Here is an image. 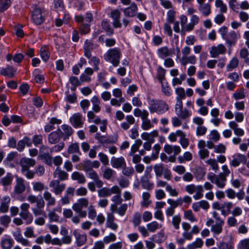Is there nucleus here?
I'll return each instance as SVG.
<instances>
[{"instance_id":"1","label":"nucleus","mask_w":249,"mask_h":249,"mask_svg":"<svg viewBox=\"0 0 249 249\" xmlns=\"http://www.w3.org/2000/svg\"><path fill=\"white\" fill-rule=\"evenodd\" d=\"M148 109L150 113H157L161 114L167 111L168 109V105L163 100H156L150 97H147Z\"/></svg>"},{"instance_id":"2","label":"nucleus","mask_w":249,"mask_h":249,"mask_svg":"<svg viewBox=\"0 0 249 249\" xmlns=\"http://www.w3.org/2000/svg\"><path fill=\"white\" fill-rule=\"evenodd\" d=\"M121 53L119 49L114 48L109 49L104 55V58L106 61L112 64L113 66L117 67L120 63V59Z\"/></svg>"},{"instance_id":"3","label":"nucleus","mask_w":249,"mask_h":249,"mask_svg":"<svg viewBox=\"0 0 249 249\" xmlns=\"http://www.w3.org/2000/svg\"><path fill=\"white\" fill-rule=\"evenodd\" d=\"M223 172L220 173L216 176L214 184L219 189L224 188L226 184L227 177L231 173L230 170L226 165L222 166Z\"/></svg>"},{"instance_id":"4","label":"nucleus","mask_w":249,"mask_h":249,"mask_svg":"<svg viewBox=\"0 0 249 249\" xmlns=\"http://www.w3.org/2000/svg\"><path fill=\"white\" fill-rule=\"evenodd\" d=\"M89 201L87 198H80L77 200L76 203H74L72 206V209L80 217L84 218L87 216V213L86 211L83 210V207H87L89 205Z\"/></svg>"},{"instance_id":"5","label":"nucleus","mask_w":249,"mask_h":249,"mask_svg":"<svg viewBox=\"0 0 249 249\" xmlns=\"http://www.w3.org/2000/svg\"><path fill=\"white\" fill-rule=\"evenodd\" d=\"M46 15V11L44 8L40 7L35 8L32 14L33 22L37 25L41 24L44 21Z\"/></svg>"},{"instance_id":"6","label":"nucleus","mask_w":249,"mask_h":249,"mask_svg":"<svg viewBox=\"0 0 249 249\" xmlns=\"http://www.w3.org/2000/svg\"><path fill=\"white\" fill-rule=\"evenodd\" d=\"M29 208L30 205L27 203H23L20 206L19 215L22 219L25 220L26 224H30L33 220V215L29 211Z\"/></svg>"},{"instance_id":"7","label":"nucleus","mask_w":249,"mask_h":249,"mask_svg":"<svg viewBox=\"0 0 249 249\" xmlns=\"http://www.w3.org/2000/svg\"><path fill=\"white\" fill-rule=\"evenodd\" d=\"M36 163V161L34 159L26 157L22 158L19 161L22 173H25V171L29 169L30 167H34Z\"/></svg>"},{"instance_id":"8","label":"nucleus","mask_w":249,"mask_h":249,"mask_svg":"<svg viewBox=\"0 0 249 249\" xmlns=\"http://www.w3.org/2000/svg\"><path fill=\"white\" fill-rule=\"evenodd\" d=\"M49 187L53 189V192L55 195L61 194L65 190L66 185L60 183L58 180H53L49 183Z\"/></svg>"},{"instance_id":"9","label":"nucleus","mask_w":249,"mask_h":249,"mask_svg":"<svg viewBox=\"0 0 249 249\" xmlns=\"http://www.w3.org/2000/svg\"><path fill=\"white\" fill-rule=\"evenodd\" d=\"M26 190L25 180L21 177L16 176V184L14 186V192L19 195L23 193Z\"/></svg>"},{"instance_id":"10","label":"nucleus","mask_w":249,"mask_h":249,"mask_svg":"<svg viewBox=\"0 0 249 249\" xmlns=\"http://www.w3.org/2000/svg\"><path fill=\"white\" fill-rule=\"evenodd\" d=\"M70 121L74 127H81L83 124L82 115L79 113H74L70 118Z\"/></svg>"},{"instance_id":"11","label":"nucleus","mask_w":249,"mask_h":249,"mask_svg":"<svg viewBox=\"0 0 249 249\" xmlns=\"http://www.w3.org/2000/svg\"><path fill=\"white\" fill-rule=\"evenodd\" d=\"M157 53L158 57L162 59L167 57L171 56L174 54V50L169 49L166 46L159 48L157 50Z\"/></svg>"},{"instance_id":"12","label":"nucleus","mask_w":249,"mask_h":249,"mask_svg":"<svg viewBox=\"0 0 249 249\" xmlns=\"http://www.w3.org/2000/svg\"><path fill=\"white\" fill-rule=\"evenodd\" d=\"M226 48L223 44L217 46H213L210 50L211 56L213 58L216 57L219 54H223L226 53Z\"/></svg>"},{"instance_id":"13","label":"nucleus","mask_w":249,"mask_h":249,"mask_svg":"<svg viewBox=\"0 0 249 249\" xmlns=\"http://www.w3.org/2000/svg\"><path fill=\"white\" fill-rule=\"evenodd\" d=\"M86 174L89 178L94 181L97 188H100L103 186L104 184L103 181L100 179L99 176L94 170L88 171Z\"/></svg>"},{"instance_id":"14","label":"nucleus","mask_w":249,"mask_h":249,"mask_svg":"<svg viewBox=\"0 0 249 249\" xmlns=\"http://www.w3.org/2000/svg\"><path fill=\"white\" fill-rule=\"evenodd\" d=\"M113 196L111 200L116 204H121L123 202V199L121 198V190L117 185H115V187L112 192Z\"/></svg>"},{"instance_id":"15","label":"nucleus","mask_w":249,"mask_h":249,"mask_svg":"<svg viewBox=\"0 0 249 249\" xmlns=\"http://www.w3.org/2000/svg\"><path fill=\"white\" fill-rule=\"evenodd\" d=\"M111 164L113 168L117 169L123 168L126 165L125 160L123 157L119 158L112 157Z\"/></svg>"},{"instance_id":"16","label":"nucleus","mask_w":249,"mask_h":249,"mask_svg":"<svg viewBox=\"0 0 249 249\" xmlns=\"http://www.w3.org/2000/svg\"><path fill=\"white\" fill-rule=\"evenodd\" d=\"M61 137H62L60 134V129H58L56 131H53L49 135V142L52 144H56L59 142Z\"/></svg>"},{"instance_id":"17","label":"nucleus","mask_w":249,"mask_h":249,"mask_svg":"<svg viewBox=\"0 0 249 249\" xmlns=\"http://www.w3.org/2000/svg\"><path fill=\"white\" fill-rule=\"evenodd\" d=\"M246 157L241 154H237L236 157L233 158L230 162V165L233 167H237L241 163H246L247 161Z\"/></svg>"},{"instance_id":"18","label":"nucleus","mask_w":249,"mask_h":249,"mask_svg":"<svg viewBox=\"0 0 249 249\" xmlns=\"http://www.w3.org/2000/svg\"><path fill=\"white\" fill-rule=\"evenodd\" d=\"M115 187V185L111 188L107 187H101V189L98 190V196L100 198H106L109 197L112 195V192Z\"/></svg>"},{"instance_id":"19","label":"nucleus","mask_w":249,"mask_h":249,"mask_svg":"<svg viewBox=\"0 0 249 249\" xmlns=\"http://www.w3.org/2000/svg\"><path fill=\"white\" fill-rule=\"evenodd\" d=\"M54 178H56V180H66L68 178V174L64 171L61 170L59 167L56 168L53 173Z\"/></svg>"},{"instance_id":"20","label":"nucleus","mask_w":249,"mask_h":249,"mask_svg":"<svg viewBox=\"0 0 249 249\" xmlns=\"http://www.w3.org/2000/svg\"><path fill=\"white\" fill-rule=\"evenodd\" d=\"M62 131L60 130L61 137L64 140L68 139L73 133L72 128L67 124H63L61 126Z\"/></svg>"},{"instance_id":"21","label":"nucleus","mask_w":249,"mask_h":249,"mask_svg":"<svg viewBox=\"0 0 249 249\" xmlns=\"http://www.w3.org/2000/svg\"><path fill=\"white\" fill-rule=\"evenodd\" d=\"M10 201L11 199L8 196H4L1 198L0 205V213H5L8 212Z\"/></svg>"},{"instance_id":"22","label":"nucleus","mask_w":249,"mask_h":249,"mask_svg":"<svg viewBox=\"0 0 249 249\" xmlns=\"http://www.w3.org/2000/svg\"><path fill=\"white\" fill-rule=\"evenodd\" d=\"M237 37V34L234 31H231L228 33L224 39L230 46H231L235 45Z\"/></svg>"},{"instance_id":"23","label":"nucleus","mask_w":249,"mask_h":249,"mask_svg":"<svg viewBox=\"0 0 249 249\" xmlns=\"http://www.w3.org/2000/svg\"><path fill=\"white\" fill-rule=\"evenodd\" d=\"M43 198L47 201V206H54L56 202V200L52 194L48 191H45L43 194Z\"/></svg>"},{"instance_id":"24","label":"nucleus","mask_w":249,"mask_h":249,"mask_svg":"<svg viewBox=\"0 0 249 249\" xmlns=\"http://www.w3.org/2000/svg\"><path fill=\"white\" fill-rule=\"evenodd\" d=\"M179 61L182 66H185L188 64L194 65L196 62V58L194 55H188L185 57H182Z\"/></svg>"},{"instance_id":"25","label":"nucleus","mask_w":249,"mask_h":249,"mask_svg":"<svg viewBox=\"0 0 249 249\" xmlns=\"http://www.w3.org/2000/svg\"><path fill=\"white\" fill-rule=\"evenodd\" d=\"M229 126L233 130L234 134L238 137H241L244 135V131L243 129L238 127V125L235 122H230Z\"/></svg>"},{"instance_id":"26","label":"nucleus","mask_w":249,"mask_h":249,"mask_svg":"<svg viewBox=\"0 0 249 249\" xmlns=\"http://www.w3.org/2000/svg\"><path fill=\"white\" fill-rule=\"evenodd\" d=\"M93 49V44L90 41L86 40L84 45V55L88 58L91 56V51Z\"/></svg>"},{"instance_id":"27","label":"nucleus","mask_w":249,"mask_h":249,"mask_svg":"<svg viewBox=\"0 0 249 249\" xmlns=\"http://www.w3.org/2000/svg\"><path fill=\"white\" fill-rule=\"evenodd\" d=\"M15 240L24 246H30V242L27 239L24 238L20 231L15 232L13 234Z\"/></svg>"},{"instance_id":"28","label":"nucleus","mask_w":249,"mask_h":249,"mask_svg":"<svg viewBox=\"0 0 249 249\" xmlns=\"http://www.w3.org/2000/svg\"><path fill=\"white\" fill-rule=\"evenodd\" d=\"M137 11V6L134 3H132L130 6L124 10V13L126 16L132 17L135 16Z\"/></svg>"},{"instance_id":"29","label":"nucleus","mask_w":249,"mask_h":249,"mask_svg":"<svg viewBox=\"0 0 249 249\" xmlns=\"http://www.w3.org/2000/svg\"><path fill=\"white\" fill-rule=\"evenodd\" d=\"M199 18L197 15H192L191 19L190 22L187 24V26H186V31L187 32H190L192 31L195 25L198 23L199 22Z\"/></svg>"},{"instance_id":"30","label":"nucleus","mask_w":249,"mask_h":249,"mask_svg":"<svg viewBox=\"0 0 249 249\" xmlns=\"http://www.w3.org/2000/svg\"><path fill=\"white\" fill-rule=\"evenodd\" d=\"M182 227L184 230L182 233L183 238L188 240H191V234L190 233L189 230L191 228V225L189 223L183 222L182 223Z\"/></svg>"},{"instance_id":"31","label":"nucleus","mask_w":249,"mask_h":249,"mask_svg":"<svg viewBox=\"0 0 249 249\" xmlns=\"http://www.w3.org/2000/svg\"><path fill=\"white\" fill-rule=\"evenodd\" d=\"M198 10L204 17H208L211 13V7L210 4L205 3L199 5Z\"/></svg>"},{"instance_id":"32","label":"nucleus","mask_w":249,"mask_h":249,"mask_svg":"<svg viewBox=\"0 0 249 249\" xmlns=\"http://www.w3.org/2000/svg\"><path fill=\"white\" fill-rule=\"evenodd\" d=\"M73 234L76 238L78 246H81L86 243L87 241V236L85 234H81L76 231H74Z\"/></svg>"},{"instance_id":"33","label":"nucleus","mask_w":249,"mask_h":249,"mask_svg":"<svg viewBox=\"0 0 249 249\" xmlns=\"http://www.w3.org/2000/svg\"><path fill=\"white\" fill-rule=\"evenodd\" d=\"M126 122H123L121 124V127L124 130L128 129L130 125L133 124L135 122V118L132 115H127L125 117Z\"/></svg>"},{"instance_id":"34","label":"nucleus","mask_w":249,"mask_h":249,"mask_svg":"<svg viewBox=\"0 0 249 249\" xmlns=\"http://www.w3.org/2000/svg\"><path fill=\"white\" fill-rule=\"evenodd\" d=\"M16 73V70L10 66H8L6 68H1L0 74L4 76H8L10 77H13Z\"/></svg>"},{"instance_id":"35","label":"nucleus","mask_w":249,"mask_h":249,"mask_svg":"<svg viewBox=\"0 0 249 249\" xmlns=\"http://www.w3.org/2000/svg\"><path fill=\"white\" fill-rule=\"evenodd\" d=\"M2 249H10L14 244V240L10 237L2 238L0 242Z\"/></svg>"},{"instance_id":"36","label":"nucleus","mask_w":249,"mask_h":249,"mask_svg":"<svg viewBox=\"0 0 249 249\" xmlns=\"http://www.w3.org/2000/svg\"><path fill=\"white\" fill-rule=\"evenodd\" d=\"M71 179L77 181L79 184H84L86 181L84 175L78 172H74L71 176Z\"/></svg>"},{"instance_id":"37","label":"nucleus","mask_w":249,"mask_h":249,"mask_svg":"<svg viewBox=\"0 0 249 249\" xmlns=\"http://www.w3.org/2000/svg\"><path fill=\"white\" fill-rule=\"evenodd\" d=\"M141 183L142 188L146 190H151L153 187V183L150 182L146 176L141 177Z\"/></svg>"},{"instance_id":"38","label":"nucleus","mask_w":249,"mask_h":249,"mask_svg":"<svg viewBox=\"0 0 249 249\" xmlns=\"http://www.w3.org/2000/svg\"><path fill=\"white\" fill-rule=\"evenodd\" d=\"M224 223H216L213 225L211 227V231L213 233V235H218L221 233L223 231L222 227Z\"/></svg>"},{"instance_id":"39","label":"nucleus","mask_w":249,"mask_h":249,"mask_svg":"<svg viewBox=\"0 0 249 249\" xmlns=\"http://www.w3.org/2000/svg\"><path fill=\"white\" fill-rule=\"evenodd\" d=\"M91 102L93 105L92 109L93 111L96 113L99 112L101 110L100 107V101L99 98L96 96H94L91 98Z\"/></svg>"},{"instance_id":"40","label":"nucleus","mask_w":249,"mask_h":249,"mask_svg":"<svg viewBox=\"0 0 249 249\" xmlns=\"http://www.w3.org/2000/svg\"><path fill=\"white\" fill-rule=\"evenodd\" d=\"M150 195L148 192H143L142 194V201L141 203V206L147 208L151 204V201L149 200Z\"/></svg>"},{"instance_id":"41","label":"nucleus","mask_w":249,"mask_h":249,"mask_svg":"<svg viewBox=\"0 0 249 249\" xmlns=\"http://www.w3.org/2000/svg\"><path fill=\"white\" fill-rule=\"evenodd\" d=\"M13 176L10 173H7L6 176L0 180V183L3 186L10 185L13 181Z\"/></svg>"},{"instance_id":"42","label":"nucleus","mask_w":249,"mask_h":249,"mask_svg":"<svg viewBox=\"0 0 249 249\" xmlns=\"http://www.w3.org/2000/svg\"><path fill=\"white\" fill-rule=\"evenodd\" d=\"M135 116L137 117H141L142 120L146 119L148 117L149 113L145 109L141 110L139 108H136L134 110L133 112Z\"/></svg>"},{"instance_id":"43","label":"nucleus","mask_w":249,"mask_h":249,"mask_svg":"<svg viewBox=\"0 0 249 249\" xmlns=\"http://www.w3.org/2000/svg\"><path fill=\"white\" fill-rule=\"evenodd\" d=\"M203 244V242L201 239L197 238L196 240L191 244L187 245L188 249H196V248H200Z\"/></svg>"},{"instance_id":"44","label":"nucleus","mask_w":249,"mask_h":249,"mask_svg":"<svg viewBox=\"0 0 249 249\" xmlns=\"http://www.w3.org/2000/svg\"><path fill=\"white\" fill-rule=\"evenodd\" d=\"M204 190L202 185H196L195 190V194L193 197L195 200H198L201 198L203 196Z\"/></svg>"},{"instance_id":"45","label":"nucleus","mask_w":249,"mask_h":249,"mask_svg":"<svg viewBox=\"0 0 249 249\" xmlns=\"http://www.w3.org/2000/svg\"><path fill=\"white\" fill-rule=\"evenodd\" d=\"M68 153L69 154H77L80 155L81 154L78 143H73L70 144L68 148Z\"/></svg>"},{"instance_id":"46","label":"nucleus","mask_w":249,"mask_h":249,"mask_svg":"<svg viewBox=\"0 0 249 249\" xmlns=\"http://www.w3.org/2000/svg\"><path fill=\"white\" fill-rule=\"evenodd\" d=\"M162 227V225L159 224L158 222L154 221L147 225V228L148 231L154 232L158 229Z\"/></svg>"},{"instance_id":"47","label":"nucleus","mask_w":249,"mask_h":249,"mask_svg":"<svg viewBox=\"0 0 249 249\" xmlns=\"http://www.w3.org/2000/svg\"><path fill=\"white\" fill-rule=\"evenodd\" d=\"M142 144V141L140 139H137L135 141V143L132 145L131 150L128 155H133L135 152L138 151L139 147Z\"/></svg>"},{"instance_id":"48","label":"nucleus","mask_w":249,"mask_h":249,"mask_svg":"<svg viewBox=\"0 0 249 249\" xmlns=\"http://www.w3.org/2000/svg\"><path fill=\"white\" fill-rule=\"evenodd\" d=\"M40 55L44 61H47L50 57V53L46 46L42 47L40 50Z\"/></svg>"},{"instance_id":"49","label":"nucleus","mask_w":249,"mask_h":249,"mask_svg":"<svg viewBox=\"0 0 249 249\" xmlns=\"http://www.w3.org/2000/svg\"><path fill=\"white\" fill-rule=\"evenodd\" d=\"M239 64V60L236 57H233L227 66L228 71H231L232 69L237 67Z\"/></svg>"},{"instance_id":"50","label":"nucleus","mask_w":249,"mask_h":249,"mask_svg":"<svg viewBox=\"0 0 249 249\" xmlns=\"http://www.w3.org/2000/svg\"><path fill=\"white\" fill-rule=\"evenodd\" d=\"M115 173V171L109 167L106 168L103 172V178L107 180L110 179Z\"/></svg>"},{"instance_id":"51","label":"nucleus","mask_w":249,"mask_h":249,"mask_svg":"<svg viewBox=\"0 0 249 249\" xmlns=\"http://www.w3.org/2000/svg\"><path fill=\"white\" fill-rule=\"evenodd\" d=\"M167 203L170 205L169 207L173 208L175 209L178 206L182 205V200L181 198H178L176 200L169 198L167 199Z\"/></svg>"},{"instance_id":"52","label":"nucleus","mask_w":249,"mask_h":249,"mask_svg":"<svg viewBox=\"0 0 249 249\" xmlns=\"http://www.w3.org/2000/svg\"><path fill=\"white\" fill-rule=\"evenodd\" d=\"M33 189L35 192H41L45 189V185L44 183L39 182H33L32 183Z\"/></svg>"},{"instance_id":"53","label":"nucleus","mask_w":249,"mask_h":249,"mask_svg":"<svg viewBox=\"0 0 249 249\" xmlns=\"http://www.w3.org/2000/svg\"><path fill=\"white\" fill-rule=\"evenodd\" d=\"M88 217L91 220H93L97 216V212L94 206L92 205H90L88 207Z\"/></svg>"},{"instance_id":"54","label":"nucleus","mask_w":249,"mask_h":249,"mask_svg":"<svg viewBox=\"0 0 249 249\" xmlns=\"http://www.w3.org/2000/svg\"><path fill=\"white\" fill-rule=\"evenodd\" d=\"M184 218L190 221L193 222L197 221L191 210H187L184 212Z\"/></svg>"},{"instance_id":"55","label":"nucleus","mask_w":249,"mask_h":249,"mask_svg":"<svg viewBox=\"0 0 249 249\" xmlns=\"http://www.w3.org/2000/svg\"><path fill=\"white\" fill-rule=\"evenodd\" d=\"M56 211V209H53L48 213V217L51 222H57L59 220V216L55 213Z\"/></svg>"},{"instance_id":"56","label":"nucleus","mask_w":249,"mask_h":249,"mask_svg":"<svg viewBox=\"0 0 249 249\" xmlns=\"http://www.w3.org/2000/svg\"><path fill=\"white\" fill-rule=\"evenodd\" d=\"M218 247V249H234L233 243L231 241L228 242H221Z\"/></svg>"},{"instance_id":"57","label":"nucleus","mask_w":249,"mask_h":249,"mask_svg":"<svg viewBox=\"0 0 249 249\" xmlns=\"http://www.w3.org/2000/svg\"><path fill=\"white\" fill-rule=\"evenodd\" d=\"M154 170L157 177H160L162 175L164 169L162 164H156L154 166Z\"/></svg>"},{"instance_id":"58","label":"nucleus","mask_w":249,"mask_h":249,"mask_svg":"<svg viewBox=\"0 0 249 249\" xmlns=\"http://www.w3.org/2000/svg\"><path fill=\"white\" fill-rule=\"evenodd\" d=\"M11 222V218L7 215H2L0 217V224L4 228L8 227Z\"/></svg>"},{"instance_id":"59","label":"nucleus","mask_w":249,"mask_h":249,"mask_svg":"<svg viewBox=\"0 0 249 249\" xmlns=\"http://www.w3.org/2000/svg\"><path fill=\"white\" fill-rule=\"evenodd\" d=\"M39 157L43 160L44 162L47 165L51 166L52 164V157L51 156V153H48L46 154H43V155H39Z\"/></svg>"},{"instance_id":"60","label":"nucleus","mask_w":249,"mask_h":249,"mask_svg":"<svg viewBox=\"0 0 249 249\" xmlns=\"http://www.w3.org/2000/svg\"><path fill=\"white\" fill-rule=\"evenodd\" d=\"M180 222L181 217L179 215H176L173 216L172 219V224L175 229H179Z\"/></svg>"},{"instance_id":"61","label":"nucleus","mask_w":249,"mask_h":249,"mask_svg":"<svg viewBox=\"0 0 249 249\" xmlns=\"http://www.w3.org/2000/svg\"><path fill=\"white\" fill-rule=\"evenodd\" d=\"M142 121L141 127L143 130H148L153 127V125L150 120L148 119V117H146V119H142Z\"/></svg>"},{"instance_id":"62","label":"nucleus","mask_w":249,"mask_h":249,"mask_svg":"<svg viewBox=\"0 0 249 249\" xmlns=\"http://www.w3.org/2000/svg\"><path fill=\"white\" fill-rule=\"evenodd\" d=\"M206 162L209 164L212 170H214L215 172L219 170L218 165L217 161L213 159H210L207 160Z\"/></svg>"},{"instance_id":"63","label":"nucleus","mask_w":249,"mask_h":249,"mask_svg":"<svg viewBox=\"0 0 249 249\" xmlns=\"http://www.w3.org/2000/svg\"><path fill=\"white\" fill-rule=\"evenodd\" d=\"M116 240V236L113 233H110L108 235L106 236L103 238V243L105 244H109L113 242Z\"/></svg>"},{"instance_id":"64","label":"nucleus","mask_w":249,"mask_h":249,"mask_svg":"<svg viewBox=\"0 0 249 249\" xmlns=\"http://www.w3.org/2000/svg\"><path fill=\"white\" fill-rule=\"evenodd\" d=\"M238 249H249V238L241 240L238 245Z\"/></svg>"}]
</instances>
